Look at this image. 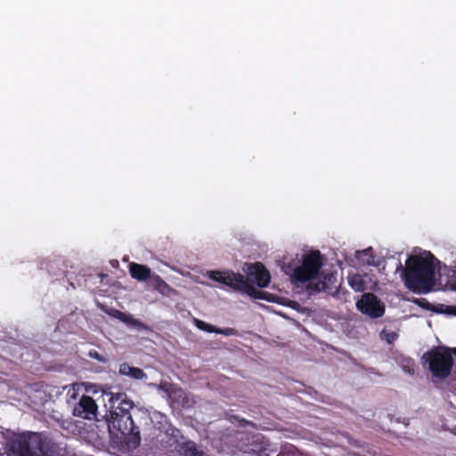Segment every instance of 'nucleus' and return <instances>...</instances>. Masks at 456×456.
<instances>
[{
    "mask_svg": "<svg viewBox=\"0 0 456 456\" xmlns=\"http://www.w3.org/2000/svg\"><path fill=\"white\" fill-rule=\"evenodd\" d=\"M244 271L247 273L248 279L242 274L232 271H210L208 277L235 290L244 292L254 298L268 299L266 292L257 290L248 282L249 280L260 288H266L269 285L271 276L265 265L260 262H256L248 265L247 269Z\"/></svg>",
    "mask_w": 456,
    "mask_h": 456,
    "instance_id": "1",
    "label": "nucleus"
},
{
    "mask_svg": "<svg viewBox=\"0 0 456 456\" xmlns=\"http://www.w3.org/2000/svg\"><path fill=\"white\" fill-rule=\"evenodd\" d=\"M436 258L430 253L427 256L413 255L409 256L403 268L399 263L398 270H402V279L405 287L417 294H428L436 285Z\"/></svg>",
    "mask_w": 456,
    "mask_h": 456,
    "instance_id": "2",
    "label": "nucleus"
},
{
    "mask_svg": "<svg viewBox=\"0 0 456 456\" xmlns=\"http://www.w3.org/2000/svg\"><path fill=\"white\" fill-rule=\"evenodd\" d=\"M110 411L106 415L108 429L111 436L120 440L133 442L134 444L140 443V433L134 426L131 415V410L134 409V402L127 398L124 393L112 395L110 400Z\"/></svg>",
    "mask_w": 456,
    "mask_h": 456,
    "instance_id": "3",
    "label": "nucleus"
},
{
    "mask_svg": "<svg viewBox=\"0 0 456 456\" xmlns=\"http://www.w3.org/2000/svg\"><path fill=\"white\" fill-rule=\"evenodd\" d=\"M322 265V255L319 250H313L305 255L302 264L294 269L291 281L295 283L310 281L317 277Z\"/></svg>",
    "mask_w": 456,
    "mask_h": 456,
    "instance_id": "4",
    "label": "nucleus"
},
{
    "mask_svg": "<svg viewBox=\"0 0 456 456\" xmlns=\"http://www.w3.org/2000/svg\"><path fill=\"white\" fill-rule=\"evenodd\" d=\"M424 358L428 362L429 370L433 376L445 379L451 374L453 359L448 349L444 351L433 349L425 354Z\"/></svg>",
    "mask_w": 456,
    "mask_h": 456,
    "instance_id": "5",
    "label": "nucleus"
},
{
    "mask_svg": "<svg viewBox=\"0 0 456 456\" xmlns=\"http://www.w3.org/2000/svg\"><path fill=\"white\" fill-rule=\"evenodd\" d=\"M356 306L361 313L373 319L383 316L385 313V305L373 293H364Z\"/></svg>",
    "mask_w": 456,
    "mask_h": 456,
    "instance_id": "6",
    "label": "nucleus"
},
{
    "mask_svg": "<svg viewBox=\"0 0 456 456\" xmlns=\"http://www.w3.org/2000/svg\"><path fill=\"white\" fill-rule=\"evenodd\" d=\"M97 404L89 395H84L73 409V415L83 419H92L96 415Z\"/></svg>",
    "mask_w": 456,
    "mask_h": 456,
    "instance_id": "7",
    "label": "nucleus"
},
{
    "mask_svg": "<svg viewBox=\"0 0 456 456\" xmlns=\"http://www.w3.org/2000/svg\"><path fill=\"white\" fill-rule=\"evenodd\" d=\"M129 273L132 278L139 281H145L151 279L152 275L151 268L137 263H131L129 265Z\"/></svg>",
    "mask_w": 456,
    "mask_h": 456,
    "instance_id": "8",
    "label": "nucleus"
},
{
    "mask_svg": "<svg viewBox=\"0 0 456 456\" xmlns=\"http://www.w3.org/2000/svg\"><path fill=\"white\" fill-rule=\"evenodd\" d=\"M118 372L121 375L128 376L130 378H133V379H138V380L142 379L143 378L146 377V374L144 373V371L142 369L130 366L126 362H123L119 365Z\"/></svg>",
    "mask_w": 456,
    "mask_h": 456,
    "instance_id": "9",
    "label": "nucleus"
},
{
    "mask_svg": "<svg viewBox=\"0 0 456 456\" xmlns=\"http://www.w3.org/2000/svg\"><path fill=\"white\" fill-rule=\"evenodd\" d=\"M177 451L183 456H204V453L197 449L196 444L192 441L182 443L177 446Z\"/></svg>",
    "mask_w": 456,
    "mask_h": 456,
    "instance_id": "10",
    "label": "nucleus"
},
{
    "mask_svg": "<svg viewBox=\"0 0 456 456\" xmlns=\"http://www.w3.org/2000/svg\"><path fill=\"white\" fill-rule=\"evenodd\" d=\"M150 280L153 288L159 292H164L166 289L169 288L167 283L158 274L153 273Z\"/></svg>",
    "mask_w": 456,
    "mask_h": 456,
    "instance_id": "11",
    "label": "nucleus"
},
{
    "mask_svg": "<svg viewBox=\"0 0 456 456\" xmlns=\"http://www.w3.org/2000/svg\"><path fill=\"white\" fill-rule=\"evenodd\" d=\"M348 283L355 291H362L365 289L364 281L359 274L349 277Z\"/></svg>",
    "mask_w": 456,
    "mask_h": 456,
    "instance_id": "12",
    "label": "nucleus"
},
{
    "mask_svg": "<svg viewBox=\"0 0 456 456\" xmlns=\"http://www.w3.org/2000/svg\"><path fill=\"white\" fill-rule=\"evenodd\" d=\"M358 254L367 256L365 263L368 265H371V266H379V262L375 260V255L373 253L372 248H369L361 252H358Z\"/></svg>",
    "mask_w": 456,
    "mask_h": 456,
    "instance_id": "13",
    "label": "nucleus"
},
{
    "mask_svg": "<svg viewBox=\"0 0 456 456\" xmlns=\"http://www.w3.org/2000/svg\"><path fill=\"white\" fill-rule=\"evenodd\" d=\"M113 316L118 318V319H119L120 321H122L124 322H128L130 321L131 323H133L134 325H137V326H140V327L144 326L143 323H142L138 320L133 319L130 316H128L126 314H125V313H123L121 311H118V310H114Z\"/></svg>",
    "mask_w": 456,
    "mask_h": 456,
    "instance_id": "14",
    "label": "nucleus"
},
{
    "mask_svg": "<svg viewBox=\"0 0 456 456\" xmlns=\"http://www.w3.org/2000/svg\"><path fill=\"white\" fill-rule=\"evenodd\" d=\"M194 323L201 330H204L208 333H216L217 331V327L207 323L201 320L194 319Z\"/></svg>",
    "mask_w": 456,
    "mask_h": 456,
    "instance_id": "15",
    "label": "nucleus"
},
{
    "mask_svg": "<svg viewBox=\"0 0 456 456\" xmlns=\"http://www.w3.org/2000/svg\"><path fill=\"white\" fill-rule=\"evenodd\" d=\"M380 338L382 340H386L388 344H393L398 338V335L394 332L384 329L380 332Z\"/></svg>",
    "mask_w": 456,
    "mask_h": 456,
    "instance_id": "16",
    "label": "nucleus"
},
{
    "mask_svg": "<svg viewBox=\"0 0 456 456\" xmlns=\"http://www.w3.org/2000/svg\"><path fill=\"white\" fill-rule=\"evenodd\" d=\"M412 302L423 309H426V310L432 309V305L426 298H423V297L414 298Z\"/></svg>",
    "mask_w": 456,
    "mask_h": 456,
    "instance_id": "17",
    "label": "nucleus"
},
{
    "mask_svg": "<svg viewBox=\"0 0 456 456\" xmlns=\"http://www.w3.org/2000/svg\"><path fill=\"white\" fill-rule=\"evenodd\" d=\"M18 445L21 452H28L30 449L29 442L26 437H20L18 440Z\"/></svg>",
    "mask_w": 456,
    "mask_h": 456,
    "instance_id": "18",
    "label": "nucleus"
},
{
    "mask_svg": "<svg viewBox=\"0 0 456 456\" xmlns=\"http://www.w3.org/2000/svg\"><path fill=\"white\" fill-rule=\"evenodd\" d=\"M216 333L222 334L224 336H233V335H237L238 331L234 328H224V329L217 328V331Z\"/></svg>",
    "mask_w": 456,
    "mask_h": 456,
    "instance_id": "19",
    "label": "nucleus"
},
{
    "mask_svg": "<svg viewBox=\"0 0 456 456\" xmlns=\"http://www.w3.org/2000/svg\"><path fill=\"white\" fill-rule=\"evenodd\" d=\"M88 356L97 360L100 362H106V358L100 354L96 350H90L88 353Z\"/></svg>",
    "mask_w": 456,
    "mask_h": 456,
    "instance_id": "20",
    "label": "nucleus"
},
{
    "mask_svg": "<svg viewBox=\"0 0 456 456\" xmlns=\"http://www.w3.org/2000/svg\"><path fill=\"white\" fill-rule=\"evenodd\" d=\"M244 456H269L265 450L251 451L244 454Z\"/></svg>",
    "mask_w": 456,
    "mask_h": 456,
    "instance_id": "21",
    "label": "nucleus"
},
{
    "mask_svg": "<svg viewBox=\"0 0 456 456\" xmlns=\"http://www.w3.org/2000/svg\"><path fill=\"white\" fill-rule=\"evenodd\" d=\"M327 288L325 282H318L314 286V291L320 292L322 289H325Z\"/></svg>",
    "mask_w": 456,
    "mask_h": 456,
    "instance_id": "22",
    "label": "nucleus"
},
{
    "mask_svg": "<svg viewBox=\"0 0 456 456\" xmlns=\"http://www.w3.org/2000/svg\"><path fill=\"white\" fill-rule=\"evenodd\" d=\"M407 371H408L409 373H411V374H413V369H412V368H411V367H408V368H407Z\"/></svg>",
    "mask_w": 456,
    "mask_h": 456,
    "instance_id": "23",
    "label": "nucleus"
},
{
    "mask_svg": "<svg viewBox=\"0 0 456 456\" xmlns=\"http://www.w3.org/2000/svg\"><path fill=\"white\" fill-rule=\"evenodd\" d=\"M278 456H290L289 453H281Z\"/></svg>",
    "mask_w": 456,
    "mask_h": 456,
    "instance_id": "24",
    "label": "nucleus"
}]
</instances>
